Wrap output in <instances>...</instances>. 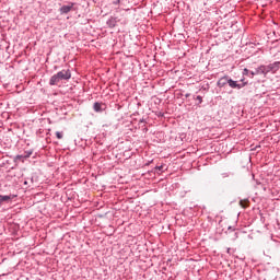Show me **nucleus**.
<instances>
[{"label":"nucleus","instance_id":"obj_12","mask_svg":"<svg viewBox=\"0 0 280 280\" xmlns=\"http://www.w3.org/2000/svg\"><path fill=\"white\" fill-rule=\"evenodd\" d=\"M24 156L26 158V159H30V156H32V154H34V151L33 150H28V151H24Z\"/></svg>","mask_w":280,"mask_h":280},{"label":"nucleus","instance_id":"obj_21","mask_svg":"<svg viewBox=\"0 0 280 280\" xmlns=\"http://www.w3.org/2000/svg\"><path fill=\"white\" fill-rule=\"evenodd\" d=\"M228 231H231L232 233H235V229H233V226H229Z\"/></svg>","mask_w":280,"mask_h":280},{"label":"nucleus","instance_id":"obj_10","mask_svg":"<svg viewBox=\"0 0 280 280\" xmlns=\"http://www.w3.org/2000/svg\"><path fill=\"white\" fill-rule=\"evenodd\" d=\"M93 109L95 113H104V108H102V103L95 102L93 105Z\"/></svg>","mask_w":280,"mask_h":280},{"label":"nucleus","instance_id":"obj_15","mask_svg":"<svg viewBox=\"0 0 280 280\" xmlns=\"http://www.w3.org/2000/svg\"><path fill=\"white\" fill-rule=\"evenodd\" d=\"M56 137L57 139H62V137H65V133H62V131H56Z\"/></svg>","mask_w":280,"mask_h":280},{"label":"nucleus","instance_id":"obj_25","mask_svg":"<svg viewBox=\"0 0 280 280\" xmlns=\"http://www.w3.org/2000/svg\"><path fill=\"white\" fill-rule=\"evenodd\" d=\"M154 160L149 161L145 165H150V163H153Z\"/></svg>","mask_w":280,"mask_h":280},{"label":"nucleus","instance_id":"obj_11","mask_svg":"<svg viewBox=\"0 0 280 280\" xmlns=\"http://www.w3.org/2000/svg\"><path fill=\"white\" fill-rule=\"evenodd\" d=\"M240 205L243 207V209H247V207L250 205V201L248 199H241Z\"/></svg>","mask_w":280,"mask_h":280},{"label":"nucleus","instance_id":"obj_26","mask_svg":"<svg viewBox=\"0 0 280 280\" xmlns=\"http://www.w3.org/2000/svg\"><path fill=\"white\" fill-rule=\"evenodd\" d=\"M241 82H242V84H244V82H246L244 79H241Z\"/></svg>","mask_w":280,"mask_h":280},{"label":"nucleus","instance_id":"obj_3","mask_svg":"<svg viewBox=\"0 0 280 280\" xmlns=\"http://www.w3.org/2000/svg\"><path fill=\"white\" fill-rule=\"evenodd\" d=\"M57 77H59V79L62 80H71V70H61L59 72L56 73Z\"/></svg>","mask_w":280,"mask_h":280},{"label":"nucleus","instance_id":"obj_27","mask_svg":"<svg viewBox=\"0 0 280 280\" xmlns=\"http://www.w3.org/2000/svg\"><path fill=\"white\" fill-rule=\"evenodd\" d=\"M228 253H231V248H228Z\"/></svg>","mask_w":280,"mask_h":280},{"label":"nucleus","instance_id":"obj_22","mask_svg":"<svg viewBox=\"0 0 280 280\" xmlns=\"http://www.w3.org/2000/svg\"><path fill=\"white\" fill-rule=\"evenodd\" d=\"M141 124H145V119H143V118L140 119V120H139V126H141Z\"/></svg>","mask_w":280,"mask_h":280},{"label":"nucleus","instance_id":"obj_28","mask_svg":"<svg viewBox=\"0 0 280 280\" xmlns=\"http://www.w3.org/2000/svg\"><path fill=\"white\" fill-rule=\"evenodd\" d=\"M24 185H27V182H24Z\"/></svg>","mask_w":280,"mask_h":280},{"label":"nucleus","instance_id":"obj_23","mask_svg":"<svg viewBox=\"0 0 280 280\" xmlns=\"http://www.w3.org/2000/svg\"><path fill=\"white\" fill-rule=\"evenodd\" d=\"M234 240H237V232H234Z\"/></svg>","mask_w":280,"mask_h":280},{"label":"nucleus","instance_id":"obj_5","mask_svg":"<svg viewBox=\"0 0 280 280\" xmlns=\"http://www.w3.org/2000/svg\"><path fill=\"white\" fill-rule=\"evenodd\" d=\"M73 5H75L74 2H69L68 5H62L59 9L60 14H69V12H71V10H73Z\"/></svg>","mask_w":280,"mask_h":280},{"label":"nucleus","instance_id":"obj_7","mask_svg":"<svg viewBox=\"0 0 280 280\" xmlns=\"http://www.w3.org/2000/svg\"><path fill=\"white\" fill-rule=\"evenodd\" d=\"M107 26L113 30L114 27H117V18H113L110 16L108 20H107Z\"/></svg>","mask_w":280,"mask_h":280},{"label":"nucleus","instance_id":"obj_9","mask_svg":"<svg viewBox=\"0 0 280 280\" xmlns=\"http://www.w3.org/2000/svg\"><path fill=\"white\" fill-rule=\"evenodd\" d=\"M12 200V195H0V207L4 205V202H10Z\"/></svg>","mask_w":280,"mask_h":280},{"label":"nucleus","instance_id":"obj_20","mask_svg":"<svg viewBox=\"0 0 280 280\" xmlns=\"http://www.w3.org/2000/svg\"><path fill=\"white\" fill-rule=\"evenodd\" d=\"M196 100L199 101V104H202V96L198 95V96L196 97Z\"/></svg>","mask_w":280,"mask_h":280},{"label":"nucleus","instance_id":"obj_8","mask_svg":"<svg viewBox=\"0 0 280 280\" xmlns=\"http://www.w3.org/2000/svg\"><path fill=\"white\" fill-rule=\"evenodd\" d=\"M256 75H264L266 78V68L265 65L259 66L258 68L255 69Z\"/></svg>","mask_w":280,"mask_h":280},{"label":"nucleus","instance_id":"obj_1","mask_svg":"<svg viewBox=\"0 0 280 280\" xmlns=\"http://www.w3.org/2000/svg\"><path fill=\"white\" fill-rule=\"evenodd\" d=\"M280 69V61H275L269 65H265V73L266 75H268V73H277V71H279Z\"/></svg>","mask_w":280,"mask_h":280},{"label":"nucleus","instance_id":"obj_17","mask_svg":"<svg viewBox=\"0 0 280 280\" xmlns=\"http://www.w3.org/2000/svg\"><path fill=\"white\" fill-rule=\"evenodd\" d=\"M249 73H250V70H248L247 68L243 70V75H249Z\"/></svg>","mask_w":280,"mask_h":280},{"label":"nucleus","instance_id":"obj_19","mask_svg":"<svg viewBox=\"0 0 280 280\" xmlns=\"http://www.w3.org/2000/svg\"><path fill=\"white\" fill-rule=\"evenodd\" d=\"M119 3H121V0H115V1L113 2L114 5H119Z\"/></svg>","mask_w":280,"mask_h":280},{"label":"nucleus","instance_id":"obj_13","mask_svg":"<svg viewBox=\"0 0 280 280\" xmlns=\"http://www.w3.org/2000/svg\"><path fill=\"white\" fill-rule=\"evenodd\" d=\"M23 159H27L25 158V154H18L15 158H14V161H23Z\"/></svg>","mask_w":280,"mask_h":280},{"label":"nucleus","instance_id":"obj_29","mask_svg":"<svg viewBox=\"0 0 280 280\" xmlns=\"http://www.w3.org/2000/svg\"><path fill=\"white\" fill-rule=\"evenodd\" d=\"M155 172H158V174H159V171H155Z\"/></svg>","mask_w":280,"mask_h":280},{"label":"nucleus","instance_id":"obj_16","mask_svg":"<svg viewBox=\"0 0 280 280\" xmlns=\"http://www.w3.org/2000/svg\"><path fill=\"white\" fill-rule=\"evenodd\" d=\"M163 167H164L163 165L155 166V167H154V171H155V172H163Z\"/></svg>","mask_w":280,"mask_h":280},{"label":"nucleus","instance_id":"obj_2","mask_svg":"<svg viewBox=\"0 0 280 280\" xmlns=\"http://www.w3.org/2000/svg\"><path fill=\"white\" fill-rule=\"evenodd\" d=\"M228 84H229L230 89H236L237 91L244 89V86H248V82L237 83V81H235L231 78H230V80H228Z\"/></svg>","mask_w":280,"mask_h":280},{"label":"nucleus","instance_id":"obj_24","mask_svg":"<svg viewBox=\"0 0 280 280\" xmlns=\"http://www.w3.org/2000/svg\"><path fill=\"white\" fill-rule=\"evenodd\" d=\"M190 95H191L190 93H186L185 97H190Z\"/></svg>","mask_w":280,"mask_h":280},{"label":"nucleus","instance_id":"obj_14","mask_svg":"<svg viewBox=\"0 0 280 280\" xmlns=\"http://www.w3.org/2000/svg\"><path fill=\"white\" fill-rule=\"evenodd\" d=\"M234 174L231 172L222 173L221 176L222 178H229V176H233Z\"/></svg>","mask_w":280,"mask_h":280},{"label":"nucleus","instance_id":"obj_18","mask_svg":"<svg viewBox=\"0 0 280 280\" xmlns=\"http://www.w3.org/2000/svg\"><path fill=\"white\" fill-rule=\"evenodd\" d=\"M255 75H257V73H255V71H249V74H248L249 78H255Z\"/></svg>","mask_w":280,"mask_h":280},{"label":"nucleus","instance_id":"obj_6","mask_svg":"<svg viewBox=\"0 0 280 280\" xmlns=\"http://www.w3.org/2000/svg\"><path fill=\"white\" fill-rule=\"evenodd\" d=\"M61 82V79L58 74H54L50 80H49V85L50 86H57V84Z\"/></svg>","mask_w":280,"mask_h":280},{"label":"nucleus","instance_id":"obj_4","mask_svg":"<svg viewBox=\"0 0 280 280\" xmlns=\"http://www.w3.org/2000/svg\"><path fill=\"white\" fill-rule=\"evenodd\" d=\"M230 79H231L230 75H224V77L220 78L219 81L217 82V86L219 89H224V86H226V84H229Z\"/></svg>","mask_w":280,"mask_h":280}]
</instances>
